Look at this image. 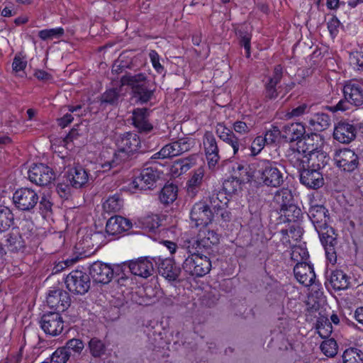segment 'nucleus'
I'll return each instance as SVG.
<instances>
[{"label":"nucleus","mask_w":363,"mask_h":363,"mask_svg":"<svg viewBox=\"0 0 363 363\" xmlns=\"http://www.w3.org/2000/svg\"><path fill=\"white\" fill-rule=\"evenodd\" d=\"M323 144L324 139L321 135H313L298 142L297 150L288 155L290 162L301 172V183L308 188L315 189L323 185V177L318 170L306 169L315 158L325 157L323 151ZM312 166H315L314 162H312Z\"/></svg>","instance_id":"nucleus-1"},{"label":"nucleus","mask_w":363,"mask_h":363,"mask_svg":"<svg viewBox=\"0 0 363 363\" xmlns=\"http://www.w3.org/2000/svg\"><path fill=\"white\" fill-rule=\"evenodd\" d=\"M116 151L110 150L101 152L97 167L99 172H108L126 160L138 151L140 140L136 133H125L116 138Z\"/></svg>","instance_id":"nucleus-2"},{"label":"nucleus","mask_w":363,"mask_h":363,"mask_svg":"<svg viewBox=\"0 0 363 363\" xmlns=\"http://www.w3.org/2000/svg\"><path fill=\"white\" fill-rule=\"evenodd\" d=\"M257 169L255 182L268 187L277 188L284 182V174L274 162L269 160L257 161L252 166Z\"/></svg>","instance_id":"nucleus-3"},{"label":"nucleus","mask_w":363,"mask_h":363,"mask_svg":"<svg viewBox=\"0 0 363 363\" xmlns=\"http://www.w3.org/2000/svg\"><path fill=\"white\" fill-rule=\"evenodd\" d=\"M189 255L184 261L183 269L191 276L203 277L210 272L211 262L206 256L200 255L187 246Z\"/></svg>","instance_id":"nucleus-4"},{"label":"nucleus","mask_w":363,"mask_h":363,"mask_svg":"<svg viewBox=\"0 0 363 363\" xmlns=\"http://www.w3.org/2000/svg\"><path fill=\"white\" fill-rule=\"evenodd\" d=\"M161 175L162 172L156 167L145 168L138 177L128 184L127 189L131 193H135L138 190L149 189L153 186Z\"/></svg>","instance_id":"nucleus-5"},{"label":"nucleus","mask_w":363,"mask_h":363,"mask_svg":"<svg viewBox=\"0 0 363 363\" xmlns=\"http://www.w3.org/2000/svg\"><path fill=\"white\" fill-rule=\"evenodd\" d=\"M211 203V206H209L207 201H201L193 206L190 218L196 227H206L212 222L214 218L213 203Z\"/></svg>","instance_id":"nucleus-6"},{"label":"nucleus","mask_w":363,"mask_h":363,"mask_svg":"<svg viewBox=\"0 0 363 363\" xmlns=\"http://www.w3.org/2000/svg\"><path fill=\"white\" fill-rule=\"evenodd\" d=\"M333 160L336 167L345 172H353L359 166L358 155L348 148L337 150L334 154Z\"/></svg>","instance_id":"nucleus-7"},{"label":"nucleus","mask_w":363,"mask_h":363,"mask_svg":"<svg viewBox=\"0 0 363 363\" xmlns=\"http://www.w3.org/2000/svg\"><path fill=\"white\" fill-rule=\"evenodd\" d=\"M192 145V140L181 138L164 145L159 152L152 156V159H165L176 157L189 151Z\"/></svg>","instance_id":"nucleus-8"},{"label":"nucleus","mask_w":363,"mask_h":363,"mask_svg":"<svg viewBox=\"0 0 363 363\" xmlns=\"http://www.w3.org/2000/svg\"><path fill=\"white\" fill-rule=\"evenodd\" d=\"M65 284L70 292L83 295L90 288V279L89 276L84 272L74 270L67 276Z\"/></svg>","instance_id":"nucleus-9"},{"label":"nucleus","mask_w":363,"mask_h":363,"mask_svg":"<svg viewBox=\"0 0 363 363\" xmlns=\"http://www.w3.org/2000/svg\"><path fill=\"white\" fill-rule=\"evenodd\" d=\"M39 201L38 194L30 188L17 189L13 195L15 206L23 211H29L34 208Z\"/></svg>","instance_id":"nucleus-10"},{"label":"nucleus","mask_w":363,"mask_h":363,"mask_svg":"<svg viewBox=\"0 0 363 363\" xmlns=\"http://www.w3.org/2000/svg\"><path fill=\"white\" fill-rule=\"evenodd\" d=\"M218 242V235L213 230H210L204 227L199 230L196 238L191 239L188 242V245L191 246V250L199 252V250L210 249Z\"/></svg>","instance_id":"nucleus-11"},{"label":"nucleus","mask_w":363,"mask_h":363,"mask_svg":"<svg viewBox=\"0 0 363 363\" xmlns=\"http://www.w3.org/2000/svg\"><path fill=\"white\" fill-rule=\"evenodd\" d=\"M28 177L31 182L37 185L46 186L54 181L55 174L50 167L40 163L34 164L29 169Z\"/></svg>","instance_id":"nucleus-12"},{"label":"nucleus","mask_w":363,"mask_h":363,"mask_svg":"<svg viewBox=\"0 0 363 363\" xmlns=\"http://www.w3.org/2000/svg\"><path fill=\"white\" fill-rule=\"evenodd\" d=\"M69 303L68 294L61 289L50 291L47 296V303L51 309L49 312L50 315H60L69 307Z\"/></svg>","instance_id":"nucleus-13"},{"label":"nucleus","mask_w":363,"mask_h":363,"mask_svg":"<svg viewBox=\"0 0 363 363\" xmlns=\"http://www.w3.org/2000/svg\"><path fill=\"white\" fill-rule=\"evenodd\" d=\"M345 99L351 102L354 106L363 104V81L351 79L345 82L343 89Z\"/></svg>","instance_id":"nucleus-14"},{"label":"nucleus","mask_w":363,"mask_h":363,"mask_svg":"<svg viewBox=\"0 0 363 363\" xmlns=\"http://www.w3.org/2000/svg\"><path fill=\"white\" fill-rule=\"evenodd\" d=\"M203 146L209 169H213L220 160L216 139L211 132H206L203 137Z\"/></svg>","instance_id":"nucleus-15"},{"label":"nucleus","mask_w":363,"mask_h":363,"mask_svg":"<svg viewBox=\"0 0 363 363\" xmlns=\"http://www.w3.org/2000/svg\"><path fill=\"white\" fill-rule=\"evenodd\" d=\"M89 274L94 281L106 284L113 278V269L108 264L97 261L90 266Z\"/></svg>","instance_id":"nucleus-16"},{"label":"nucleus","mask_w":363,"mask_h":363,"mask_svg":"<svg viewBox=\"0 0 363 363\" xmlns=\"http://www.w3.org/2000/svg\"><path fill=\"white\" fill-rule=\"evenodd\" d=\"M129 268L130 272L143 278H147L152 275L154 267L151 259L147 257H140L130 260L124 264Z\"/></svg>","instance_id":"nucleus-17"},{"label":"nucleus","mask_w":363,"mask_h":363,"mask_svg":"<svg viewBox=\"0 0 363 363\" xmlns=\"http://www.w3.org/2000/svg\"><path fill=\"white\" fill-rule=\"evenodd\" d=\"M305 133L306 128L304 125L301 123H295L286 125L283 129V136L286 140L289 142L297 140V143H298L300 141L305 140L309 137H312L313 135H319L318 133H311V135H308L303 140H301V138L304 135ZM297 148L298 143H296V148H291V152L289 154H291L293 150H296Z\"/></svg>","instance_id":"nucleus-18"},{"label":"nucleus","mask_w":363,"mask_h":363,"mask_svg":"<svg viewBox=\"0 0 363 363\" xmlns=\"http://www.w3.org/2000/svg\"><path fill=\"white\" fill-rule=\"evenodd\" d=\"M294 272L297 281L305 286H311L315 278L312 265L306 262L296 263Z\"/></svg>","instance_id":"nucleus-19"},{"label":"nucleus","mask_w":363,"mask_h":363,"mask_svg":"<svg viewBox=\"0 0 363 363\" xmlns=\"http://www.w3.org/2000/svg\"><path fill=\"white\" fill-rule=\"evenodd\" d=\"M356 129L353 125L346 123H338L334 129V138L342 143H349L354 139Z\"/></svg>","instance_id":"nucleus-20"},{"label":"nucleus","mask_w":363,"mask_h":363,"mask_svg":"<svg viewBox=\"0 0 363 363\" xmlns=\"http://www.w3.org/2000/svg\"><path fill=\"white\" fill-rule=\"evenodd\" d=\"M132 227L131 222L122 216H113L106 223V230L109 235H117L128 230Z\"/></svg>","instance_id":"nucleus-21"},{"label":"nucleus","mask_w":363,"mask_h":363,"mask_svg":"<svg viewBox=\"0 0 363 363\" xmlns=\"http://www.w3.org/2000/svg\"><path fill=\"white\" fill-rule=\"evenodd\" d=\"M257 164V161L251 162L248 165L236 164L233 167V177L239 179L241 182H249L254 181L255 182V175L257 169H254L253 165Z\"/></svg>","instance_id":"nucleus-22"},{"label":"nucleus","mask_w":363,"mask_h":363,"mask_svg":"<svg viewBox=\"0 0 363 363\" xmlns=\"http://www.w3.org/2000/svg\"><path fill=\"white\" fill-rule=\"evenodd\" d=\"M196 156L195 155L176 160L170 167V174L172 177H177L189 171L196 164Z\"/></svg>","instance_id":"nucleus-23"},{"label":"nucleus","mask_w":363,"mask_h":363,"mask_svg":"<svg viewBox=\"0 0 363 363\" xmlns=\"http://www.w3.org/2000/svg\"><path fill=\"white\" fill-rule=\"evenodd\" d=\"M68 179L73 187L81 188L88 182L89 177L85 169L77 166L69 170Z\"/></svg>","instance_id":"nucleus-24"},{"label":"nucleus","mask_w":363,"mask_h":363,"mask_svg":"<svg viewBox=\"0 0 363 363\" xmlns=\"http://www.w3.org/2000/svg\"><path fill=\"white\" fill-rule=\"evenodd\" d=\"M205 175L203 167L194 170L186 183L187 191L189 194L195 196L199 191Z\"/></svg>","instance_id":"nucleus-25"},{"label":"nucleus","mask_w":363,"mask_h":363,"mask_svg":"<svg viewBox=\"0 0 363 363\" xmlns=\"http://www.w3.org/2000/svg\"><path fill=\"white\" fill-rule=\"evenodd\" d=\"M40 325L46 334L52 336L60 335L64 329L62 319H40Z\"/></svg>","instance_id":"nucleus-26"},{"label":"nucleus","mask_w":363,"mask_h":363,"mask_svg":"<svg viewBox=\"0 0 363 363\" xmlns=\"http://www.w3.org/2000/svg\"><path fill=\"white\" fill-rule=\"evenodd\" d=\"M29 237V233H21L18 229H13L7 238V242L13 251L23 249L26 245V240Z\"/></svg>","instance_id":"nucleus-27"},{"label":"nucleus","mask_w":363,"mask_h":363,"mask_svg":"<svg viewBox=\"0 0 363 363\" xmlns=\"http://www.w3.org/2000/svg\"><path fill=\"white\" fill-rule=\"evenodd\" d=\"M133 125L140 130L148 132L152 128V125L148 122L147 118V109L136 108L133 112Z\"/></svg>","instance_id":"nucleus-28"},{"label":"nucleus","mask_w":363,"mask_h":363,"mask_svg":"<svg viewBox=\"0 0 363 363\" xmlns=\"http://www.w3.org/2000/svg\"><path fill=\"white\" fill-rule=\"evenodd\" d=\"M308 129L317 133L327 129L330 124V118L328 114L317 113L309 121Z\"/></svg>","instance_id":"nucleus-29"},{"label":"nucleus","mask_w":363,"mask_h":363,"mask_svg":"<svg viewBox=\"0 0 363 363\" xmlns=\"http://www.w3.org/2000/svg\"><path fill=\"white\" fill-rule=\"evenodd\" d=\"M308 216L316 228L326 225L325 208L323 206H311L308 211Z\"/></svg>","instance_id":"nucleus-30"},{"label":"nucleus","mask_w":363,"mask_h":363,"mask_svg":"<svg viewBox=\"0 0 363 363\" xmlns=\"http://www.w3.org/2000/svg\"><path fill=\"white\" fill-rule=\"evenodd\" d=\"M160 274L165 279L174 281L179 275V269L174 265L171 259L164 260L159 268Z\"/></svg>","instance_id":"nucleus-31"},{"label":"nucleus","mask_w":363,"mask_h":363,"mask_svg":"<svg viewBox=\"0 0 363 363\" xmlns=\"http://www.w3.org/2000/svg\"><path fill=\"white\" fill-rule=\"evenodd\" d=\"M350 279L346 274L341 270H335L330 277V282L335 290H343L348 288Z\"/></svg>","instance_id":"nucleus-32"},{"label":"nucleus","mask_w":363,"mask_h":363,"mask_svg":"<svg viewBox=\"0 0 363 363\" xmlns=\"http://www.w3.org/2000/svg\"><path fill=\"white\" fill-rule=\"evenodd\" d=\"M282 77V67L277 65L274 67L273 76L269 78L266 83L267 96L274 98L277 96L276 86L280 82Z\"/></svg>","instance_id":"nucleus-33"},{"label":"nucleus","mask_w":363,"mask_h":363,"mask_svg":"<svg viewBox=\"0 0 363 363\" xmlns=\"http://www.w3.org/2000/svg\"><path fill=\"white\" fill-rule=\"evenodd\" d=\"M121 82L123 86H130L132 88L133 91H135V89H139V87L144 85V84H147L146 77L142 73L134 75L130 74H125L121 77Z\"/></svg>","instance_id":"nucleus-34"},{"label":"nucleus","mask_w":363,"mask_h":363,"mask_svg":"<svg viewBox=\"0 0 363 363\" xmlns=\"http://www.w3.org/2000/svg\"><path fill=\"white\" fill-rule=\"evenodd\" d=\"M274 201L278 206L279 210L291 204L294 203L291 191L288 188H282L278 190L274 194Z\"/></svg>","instance_id":"nucleus-35"},{"label":"nucleus","mask_w":363,"mask_h":363,"mask_svg":"<svg viewBox=\"0 0 363 363\" xmlns=\"http://www.w3.org/2000/svg\"><path fill=\"white\" fill-rule=\"evenodd\" d=\"M14 216L11 209L4 206H0V232L9 229L13 224Z\"/></svg>","instance_id":"nucleus-36"},{"label":"nucleus","mask_w":363,"mask_h":363,"mask_svg":"<svg viewBox=\"0 0 363 363\" xmlns=\"http://www.w3.org/2000/svg\"><path fill=\"white\" fill-rule=\"evenodd\" d=\"M343 363H363V352L357 347H349L342 354Z\"/></svg>","instance_id":"nucleus-37"},{"label":"nucleus","mask_w":363,"mask_h":363,"mask_svg":"<svg viewBox=\"0 0 363 363\" xmlns=\"http://www.w3.org/2000/svg\"><path fill=\"white\" fill-rule=\"evenodd\" d=\"M91 355L94 358H100L106 354V346L104 341L97 338H91L88 344Z\"/></svg>","instance_id":"nucleus-38"},{"label":"nucleus","mask_w":363,"mask_h":363,"mask_svg":"<svg viewBox=\"0 0 363 363\" xmlns=\"http://www.w3.org/2000/svg\"><path fill=\"white\" fill-rule=\"evenodd\" d=\"M177 186L170 184L165 185L160 194V199L162 203L168 204L174 201L177 197Z\"/></svg>","instance_id":"nucleus-39"},{"label":"nucleus","mask_w":363,"mask_h":363,"mask_svg":"<svg viewBox=\"0 0 363 363\" xmlns=\"http://www.w3.org/2000/svg\"><path fill=\"white\" fill-rule=\"evenodd\" d=\"M255 123L247 117H245L240 121H236L233 124L234 131L240 135L249 134L253 129Z\"/></svg>","instance_id":"nucleus-40"},{"label":"nucleus","mask_w":363,"mask_h":363,"mask_svg":"<svg viewBox=\"0 0 363 363\" xmlns=\"http://www.w3.org/2000/svg\"><path fill=\"white\" fill-rule=\"evenodd\" d=\"M280 214L286 218L288 222H295L301 215V210L294 203L280 209Z\"/></svg>","instance_id":"nucleus-41"},{"label":"nucleus","mask_w":363,"mask_h":363,"mask_svg":"<svg viewBox=\"0 0 363 363\" xmlns=\"http://www.w3.org/2000/svg\"><path fill=\"white\" fill-rule=\"evenodd\" d=\"M321 352L328 357H334L338 351V345L334 338H327L320 346Z\"/></svg>","instance_id":"nucleus-42"},{"label":"nucleus","mask_w":363,"mask_h":363,"mask_svg":"<svg viewBox=\"0 0 363 363\" xmlns=\"http://www.w3.org/2000/svg\"><path fill=\"white\" fill-rule=\"evenodd\" d=\"M309 257L308 252L304 244L295 245L291 249V258L298 262H306Z\"/></svg>","instance_id":"nucleus-43"},{"label":"nucleus","mask_w":363,"mask_h":363,"mask_svg":"<svg viewBox=\"0 0 363 363\" xmlns=\"http://www.w3.org/2000/svg\"><path fill=\"white\" fill-rule=\"evenodd\" d=\"M123 206V201L118 195L110 196L104 203L103 208L108 213H114L120 211Z\"/></svg>","instance_id":"nucleus-44"},{"label":"nucleus","mask_w":363,"mask_h":363,"mask_svg":"<svg viewBox=\"0 0 363 363\" xmlns=\"http://www.w3.org/2000/svg\"><path fill=\"white\" fill-rule=\"evenodd\" d=\"M224 194L220 192L216 196H213L211 198V203H213V208L214 211V213L216 212V214L220 213V216L223 219L228 218V213L226 210H224L223 208L227 205V201H220V196H223Z\"/></svg>","instance_id":"nucleus-45"},{"label":"nucleus","mask_w":363,"mask_h":363,"mask_svg":"<svg viewBox=\"0 0 363 363\" xmlns=\"http://www.w3.org/2000/svg\"><path fill=\"white\" fill-rule=\"evenodd\" d=\"M64 34V29L61 27L41 30L38 33V36L43 40H49L55 38H59Z\"/></svg>","instance_id":"nucleus-46"},{"label":"nucleus","mask_w":363,"mask_h":363,"mask_svg":"<svg viewBox=\"0 0 363 363\" xmlns=\"http://www.w3.org/2000/svg\"><path fill=\"white\" fill-rule=\"evenodd\" d=\"M241 182L234 177L231 179H227L223 183L225 194L231 195L236 194L240 189Z\"/></svg>","instance_id":"nucleus-47"},{"label":"nucleus","mask_w":363,"mask_h":363,"mask_svg":"<svg viewBox=\"0 0 363 363\" xmlns=\"http://www.w3.org/2000/svg\"><path fill=\"white\" fill-rule=\"evenodd\" d=\"M119 94L116 89L106 90L101 97V103L105 104L114 105L118 101Z\"/></svg>","instance_id":"nucleus-48"},{"label":"nucleus","mask_w":363,"mask_h":363,"mask_svg":"<svg viewBox=\"0 0 363 363\" xmlns=\"http://www.w3.org/2000/svg\"><path fill=\"white\" fill-rule=\"evenodd\" d=\"M70 357V352L66 348L60 347L53 352L51 363H66Z\"/></svg>","instance_id":"nucleus-49"},{"label":"nucleus","mask_w":363,"mask_h":363,"mask_svg":"<svg viewBox=\"0 0 363 363\" xmlns=\"http://www.w3.org/2000/svg\"><path fill=\"white\" fill-rule=\"evenodd\" d=\"M316 329L318 335L322 338L328 337L333 331V327L329 319H325V321H318Z\"/></svg>","instance_id":"nucleus-50"},{"label":"nucleus","mask_w":363,"mask_h":363,"mask_svg":"<svg viewBox=\"0 0 363 363\" xmlns=\"http://www.w3.org/2000/svg\"><path fill=\"white\" fill-rule=\"evenodd\" d=\"M133 93L142 103L147 102L152 95V91L147 88V84H144L139 89H135Z\"/></svg>","instance_id":"nucleus-51"},{"label":"nucleus","mask_w":363,"mask_h":363,"mask_svg":"<svg viewBox=\"0 0 363 363\" xmlns=\"http://www.w3.org/2000/svg\"><path fill=\"white\" fill-rule=\"evenodd\" d=\"M267 145L265 141L263 140L262 136H257L252 142L250 145V155L252 156H256L261 152V151Z\"/></svg>","instance_id":"nucleus-52"},{"label":"nucleus","mask_w":363,"mask_h":363,"mask_svg":"<svg viewBox=\"0 0 363 363\" xmlns=\"http://www.w3.org/2000/svg\"><path fill=\"white\" fill-rule=\"evenodd\" d=\"M160 225L159 217L157 215H152L144 218L143 228L150 231H154Z\"/></svg>","instance_id":"nucleus-53"},{"label":"nucleus","mask_w":363,"mask_h":363,"mask_svg":"<svg viewBox=\"0 0 363 363\" xmlns=\"http://www.w3.org/2000/svg\"><path fill=\"white\" fill-rule=\"evenodd\" d=\"M310 108L306 104H302L297 107L293 108L286 113V117L289 119L299 117L309 112Z\"/></svg>","instance_id":"nucleus-54"},{"label":"nucleus","mask_w":363,"mask_h":363,"mask_svg":"<svg viewBox=\"0 0 363 363\" xmlns=\"http://www.w3.org/2000/svg\"><path fill=\"white\" fill-rule=\"evenodd\" d=\"M84 347V342L77 338H73L68 340L66 343V346L63 348H66L67 351L72 350L76 353H80Z\"/></svg>","instance_id":"nucleus-55"},{"label":"nucleus","mask_w":363,"mask_h":363,"mask_svg":"<svg viewBox=\"0 0 363 363\" xmlns=\"http://www.w3.org/2000/svg\"><path fill=\"white\" fill-rule=\"evenodd\" d=\"M280 130L277 127H272L267 130L264 136L262 137L267 145L274 143L280 135Z\"/></svg>","instance_id":"nucleus-56"},{"label":"nucleus","mask_w":363,"mask_h":363,"mask_svg":"<svg viewBox=\"0 0 363 363\" xmlns=\"http://www.w3.org/2000/svg\"><path fill=\"white\" fill-rule=\"evenodd\" d=\"M216 133L223 142L234 133L223 123H219L216 126Z\"/></svg>","instance_id":"nucleus-57"},{"label":"nucleus","mask_w":363,"mask_h":363,"mask_svg":"<svg viewBox=\"0 0 363 363\" xmlns=\"http://www.w3.org/2000/svg\"><path fill=\"white\" fill-rule=\"evenodd\" d=\"M327 26L332 38L336 37L340 26V21L336 17L333 16L328 20Z\"/></svg>","instance_id":"nucleus-58"},{"label":"nucleus","mask_w":363,"mask_h":363,"mask_svg":"<svg viewBox=\"0 0 363 363\" xmlns=\"http://www.w3.org/2000/svg\"><path fill=\"white\" fill-rule=\"evenodd\" d=\"M350 64L359 70H363V52H354L350 55Z\"/></svg>","instance_id":"nucleus-59"},{"label":"nucleus","mask_w":363,"mask_h":363,"mask_svg":"<svg viewBox=\"0 0 363 363\" xmlns=\"http://www.w3.org/2000/svg\"><path fill=\"white\" fill-rule=\"evenodd\" d=\"M149 57L155 69L158 73H162L164 70V68L160 62V57L157 52L155 50H151L149 53Z\"/></svg>","instance_id":"nucleus-60"},{"label":"nucleus","mask_w":363,"mask_h":363,"mask_svg":"<svg viewBox=\"0 0 363 363\" xmlns=\"http://www.w3.org/2000/svg\"><path fill=\"white\" fill-rule=\"evenodd\" d=\"M224 142L233 148L235 155L238 154L240 149V140L235 133L230 135Z\"/></svg>","instance_id":"nucleus-61"},{"label":"nucleus","mask_w":363,"mask_h":363,"mask_svg":"<svg viewBox=\"0 0 363 363\" xmlns=\"http://www.w3.org/2000/svg\"><path fill=\"white\" fill-rule=\"evenodd\" d=\"M27 65V62L20 56H16L12 64L13 69L16 72L23 71Z\"/></svg>","instance_id":"nucleus-62"},{"label":"nucleus","mask_w":363,"mask_h":363,"mask_svg":"<svg viewBox=\"0 0 363 363\" xmlns=\"http://www.w3.org/2000/svg\"><path fill=\"white\" fill-rule=\"evenodd\" d=\"M40 208L43 213H47L51 211L52 208V202L47 197H42L41 200L39 202Z\"/></svg>","instance_id":"nucleus-63"},{"label":"nucleus","mask_w":363,"mask_h":363,"mask_svg":"<svg viewBox=\"0 0 363 363\" xmlns=\"http://www.w3.org/2000/svg\"><path fill=\"white\" fill-rule=\"evenodd\" d=\"M351 102H350L346 99L340 100L334 107H333V109L335 111H345L347 110H350V108Z\"/></svg>","instance_id":"nucleus-64"}]
</instances>
